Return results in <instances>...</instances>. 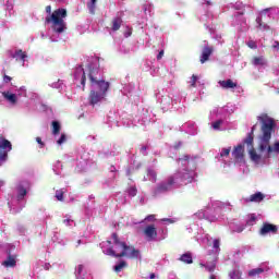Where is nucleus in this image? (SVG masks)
I'll list each match as a JSON object with an SVG mask.
<instances>
[{
  "label": "nucleus",
  "instance_id": "c03bdc74",
  "mask_svg": "<svg viewBox=\"0 0 279 279\" xmlns=\"http://www.w3.org/2000/svg\"><path fill=\"white\" fill-rule=\"evenodd\" d=\"M140 151H141V154H142L143 156H147V146H142V147L140 148Z\"/></svg>",
  "mask_w": 279,
  "mask_h": 279
},
{
  "label": "nucleus",
  "instance_id": "b1692460",
  "mask_svg": "<svg viewBox=\"0 0 279 279\" xmlns=\"http://www.w3.org/2000/svg\"><path fill=\"white\" fill-rule=\"evenodd\" d=\"M201 267H205L206 271H209V274H213V271H215V269L217 268V264L215 262L210 263V264H199Z\"/></svg>",
  "mask_w": 279,
  "mask_h": 279
},
{
  "label": "nucleus",
  "instance_id": "13d9d810",
  "mask_svg": "<svg viewBox=\"0 0 279 279\" xmlns=\"http://www.w3.org/2000/svg\"><path fill=\"white\" fill-rule=\"evenodd\" d=\"M209 279H217V276L210 275Z\"/></svg>",
  "mask_w": 279,
  "mask_h": 279
},
{
  "label": "nucleus",
  "instance_id": "4be33fe9",
  "mask_svg": "<svg viewBox=\"0 0 279 279\" xmlns=\"http://www.w3.org/2000/svg\"><path fill=\"white\" fill-rule=\"evenodd\" d=\"M125 268H128V262L121 260L118 265L113 267V270L116 271V274H121V271H123V269Z\"/></svg>",
  "mask_w": 279,
  "mask_h": 279
},
{
  "label": "nucleus",
  "instance_id": "680f3d73",
  "mask_svg": "<svg viewBox=\"0 0 279 279\" xmlns=\"http://www.w3.org/2000/svg\"><path fill=\"white\" fill-rule=\"evenodd\" d=\"M144 12H147V7H144Z\"/></svg>",
  "mask_w": 279,
  "mask_h": 279
},
{
  "label": "nucleus",
  "instance_id": "79ce46f5",
  "mask_svg": "<svg viewBox=\"0 0 279 279\" xmlns=\"http://www.w3.org/2000/svg\"><path fill=\"white\" fill-rule=\"evenodd\" d=\"M144 221H156V215H148Z\"/></svg>",
  "mask_w": 279,
  "mask_h": 279
},
{
  "label": "nucleus",
  "instance_id": "20e7f679",
  "mask_svg": "<svg viewBox=\"0 0 279 279\" xmlns=\"http://www.w3.org/2000/svg\"><path fill=\"white\" fill-rule=\"evenodd\" d=\"M111 236L113 239V245L120 247L121 252L117 253L114 252V247H110L107 250L108 256H112L113 258H124L125 256H128V250H130V245H128L125 242H121L117 233H112Z\"/></svg>",
  "mask_w": 279,
  "mask_h": 279
},
{
  "label": "nucleus",
  "instance_id": "7c9ffc66",
  "mask_svg": "<svg viewBox=\"0 0 279 279\" xmlns=\"http://www.w3.org/2000/svg\"><path fill=\"white\" fill-rule=\"evenodd\" d=\"M25 195H27V190L23 186H20L17 198L23 199V197H25Z\"/></svg>",
  "mask_w": 279,
  "mask_h": 279
},
{
  "label": "nucleus",
  "instance_id": "4468645a",
  "mask_svg": "<svg viewBox=\"0 0 279 279\" xmlns=\"http://www.w3.org/2000/svg\"><path fill=\"white\" fill-rule=\"evenodd\" d=\"M121 25H123V19L121 16H116L111 21V29L112 32H119L121 29Z\"/></svg>",
  "mask_w": 279,
  "mask_h": 279
},
{
  "label": "nucleus",
  "instance_id": "bf43d9fd",
  "mask_svg": "<svg viewBox=\"0 0 279 279\" xmlns=\"http://www.w3.org/2000/svg\"><path fill=\"white\" fill-rule=\"evenodd\" d=\"M207 5H211L210 0H205Z\"/></svg>",
  "mask_w": 279,
  "mask_h": 279
},
{
  "label": "nucleus",
  "instance_id": "72a5a7b5",
  "mask_svg": "<svg viewBox=\"0 0 279 279\" xmlns=\"http://www.w3.org/2000/svg\"><path fill=\"white\" fill-rule=\"evenodd\" d=\"M128 193L130 197H136V194L138 193V190L136 186L129 187Z\"/></svg>",
  "mask_w": 279,
  "mask_h": 279
},
{
  "label": "nucleus",
  "instance_id": "39448f33",
  "mask_svg": "<svg viewBox=\"0 0 279 279\" xmlns=\"http://www.w3.org/2000/svg\"><path fill=\"white\" fill-rule=\"evenodd\" d=\"M8 151H12V143L0 136V167L8 160Z\"/></svg>",
  "mask_w": 279,
  "mask_h": 279
},
{
  "label": "nucleus",
  "instance_id": "8fccbe9b",
  "mask_svg": "<svg viewBox=\"0 0 279 279\" xmlns=\"http://www.w3.org/2000/svg\"><path fill=\"white\" fill-rule=\"evenodd\" d=\"M271 47H272V49L279 50V41H275Z\"/></svg>",
  "mask_w": 279,
  "mask_h": 279
},
{
  "label": "nucleus",
  "instance_id": "338daca9",
  "mask_svg": "<svg viewBox=\"0 0 279 279\" xmlns=\"http://www.w3.org/2000/svg\"><path fill=\"white\" fill-rule=\"evenodd\" d=\"M128 36H132V33H129V35Z\"/></svg>",
  "mask_w": 279,
  "mask_h": 279
},
{
  "label": "nucleus",
  "instance_id": "864d4df0",
  "mask_svg": "<svg viewBox=\"0 0 279 279\" xmlns=\"http://www.w3.org/2000/svg\"><path fill=\"white\" fill-rule=\"evenodd\" d=\"M46 12H47V14H51V5L46 7Z\"/></svg>",
  "mask_w": 279,
  "mask_h": 279
},
{
  "label": "nucleus",
  "instance_id": "f257e3e1",
  "mask_svg": "<svg viewBox=\"0 0 279 279\" xmlns=\"http://www.w3.org/2000/svg\"><path fill=\"white\" fill-rule=\"evenodd\" d=\"M257 120L262 123V135L259 136L258 150L262 153L267 151L268 158L271 154H279V142H276L272 146L269 145L271 141V132H274V125H276V123L267 113L258 116Z\"/></svg>",
  "mask_w": 279,
  "mask_h": 279
},
{
  "label": "nucleus",
  "instance_id": "c756f323",
  "mask_svg": "<svg viewBox=\"0 0 279 279\" xmlns=\"http://www.w3.org/2000/svg\"><path fill=\"white\" fill-rule=\"evenodd\" d=\"M230 151H232V148H222L221 153H220V158H228V156H230Z\"/></svg>",
  "mask_w": 279,
  "mask_h": 279
},
{
  "label": "nucleus",
  "instance_id": "c85d7f7f",
  "mask_svg": "<svg viewBox=\"0 0 279 279\" xmlns=\"http://www.w3.org/2000/svg\"><path fill=\"white\" fill-rule=\"evenodd\" d=\"M147 175L151 178L153 182H156L158 178V173H156V170L154 169H147Z\"/></svg>",
  "mask_w": 279,
  "mask_h": 279
},
{
  "label": "nucleus",
  "instance_id": "4d7b16f0",
  "mask_svg": "<svg viewBox=\"0 0 279 279\" xmlns=\"http://www.w3.org/2000/svg\"><path fill=\"white\" fill-rule=\"evenodd\" d=\"M149 278H150V279L156 278V274H154V272H153V274H150Z\"/></svg>",
  "mask_w": 279,
  "mask_h": 279
},
{
  "label": "nucleus",
  "instance_id": "dca6fc26",
  "mask_svg": "<svg viewBox=\"0 0 279 279\" xmlns=\"http://www.w3.org/2000/svg\"><path fill=\"white\" fill-rule=\"evenodd\" d=\"M128 258H141V251L136 250L134 246H129Z\"/></svg>",
  "mask_w": 279,
  "mask_h": 279
},
{
  "label": "nucleus",
  "instance_id": "bb28decb",
  "mask_svg": "<svg viewBox=\"0 0 279 279\" xmlns=\"http://www.w3.org/2000/svg\"><path fill=\"white\" fill-rule=\"evenodd\" d=\"M60 130H61V126H60V122L58 121H52V134L56 136L58 134H60Z\"/></svg>",
  "mask_w": 279,
  "mask_h": 279
},
{
  "label": "nucleus",
  "instance_id": "e433bc0d",
  "mask_svg": "<svg viewBox=\"0 0 279 279\" xmlns=\"http://www.w3.org/2000/svg\"><path fill=\"white\" fill-rule=\"evenodd\" d=\"M221 123H223V121L218 120V121L214 122L211 125H213L214 130H219V128H221Z\"/></svg>",
  "mask_w": 279,
  "mask_h": 279
},
{
  "label": "nucleus",
  "instance_id": "473e14b6",
  "mask_svg": "<svg viewBox=\"0 0 279 279\" xmlns=\"http://www.w3.org/2000/svg\"><path fill=\"white\" fill-rule=\"evenodd\" d=\"M77 278H84V265H78L76 269Z\"/></svg>",
  "mask_w": 279,
  "mask_h": 279
},
{
  "label": "nucleus",
  "instance_id": "052dcab7",
  "mask_svg": "<svg viewBox=\"0 0 279 279\" xmlns=\"http://www.w3.org/2000/svg\"><path fill=\"white\" fill-rule=\"evenodd\" d=\"M93 5H95L97 3V0H90Z\"/></svg>",
  "mask_w": 279,
  "mask_h": 279
},
{
  "label": "nucleus",
  "instance_id": "9b49d317",
  "mask_svg": "<svg viewBox=\"0 0 279 279\" xmlns=\"http://www.w3.org/2000/svg\"><path fill=\"white\" fill-rule=\"evenodd\" d=\"M213 51H215V48H213V46H205L203 48L202 54L199 57L201 64H205V62H208L210 60V56H213Z\"/></svg>",
  "mask_w": 279,
  "mask_h": 279
},
{
  "label": "nucleus",
  "instance_id": "5701e85b",
  "mask_svg": "<svg viewBox=\"0 0 279 279\" xmlns=\"http://www.w3.org/2000/svg\"><path fill=\"white\" fill-rule=\"evenodd\" d=\"M259 274H265V269L263 268H254L248 271L250 278H258Z\"/></svg>",
  "mask_w": 279,
  "mask_h": 279
},
{
  "label": "nucleus",
  "instance_id": "6e6d98bb",
  "mask_svg": "<svg viewBox=\"0 0 279 279\" xmlns=\"http://www.w3.org/2000/svg\"><path fill=\"white\" fill-rule=\"evenodd\" d=\"M71 221H72L71 219H64L63 223H65V226H69L71 223Z\"/></svg>",
  "mask_w": 279,
  "mask_h": 279
},
{
  "label": "nucleus",
  "instance_id": "09e8293b",
  "mask_svg": "<svg viewBox=\"0 0 279 279\" xmlns=\"http://www.w3.org/2000/svg\"><path fill=\"white\" fill-rule=\"evenodd\" d=\"M262 29H263L264 32L269 31V25H267V24H265V23H262Z\"/></svg>",
  "mask_w": 279,
  "mask_h": 279
},
{
  "label": "nucleus",
  "instance_id": "7ed1b4c3",
  "mask_svg": "<svg viewBox=\"0 0 279 279\" xmlns=\"http://www.w3.org/2000/svg\"><path fill=\"white\" fill-rule=\"evenodd\" d=\"M97 86L99 88L98 92L95 89L89 92L88 101L90 106H97L99 101H104L108 90H110V82L100 81Z\"/></svg>",
  "mask_w": 279,
  "mask_h": 279
},
{
  "label": "nucleus",
  "instance_id": "de8ad7c7",
  "mask_svg": "<svg viewBox=\"0 0 279 279\" xmlns=\"http://www.w3.org/2000/svg\"><path fill=\"white\" fill-rule=\"evenodd\" d=\"M3 81L5 82V84H8V83L12 82V77L9 75H4Z\"/></svg>",
  "mask_w": 279,
  "mask_h": 279
},
{
  "label": "nucleus",
  "instance_id": "ea45409f",
  "mask_svg": "<svg viewBox=\"0 0 279 279\" xmlns=\"http://www.w3.org/2000/svg\"><path fill=\"white\" fill-rule=\"evenodd\" d=\"M81 84H82L83 90H84V87L86 86V72H83V75L81 78Z\"/></svg>",
  "mask_w": 279,
  "mask_h": 279
},
{
  "label": "nucleus",
  "instance_id": "3c124183",
  "mask_svg": "<svg viewBox=\"0 0 279 279\" xmlns=\"http://www.w3.org/2000/svg\"><path fill=\"white\" fill-rule=\"evenodd\" d=\"M44 268L46 269V271H49V269L51 268V264L49 263L45 264Z\"/></svg>",
  "mask_w": 279,
  "mask_h": 279
},
{
  "label": "nucleus",
  "instance_id": "2eb2a0df",
  "mask_svg": "<svg viewBox=\"0 0 279 279\" xmlns=\"http://www.w3.org/2000/svg\"><path fill=\"white\" fill-rule=\"evenodd\" d=\"M11 58H13L16 61L21 60L22 62H25V58H27V53L19 49V50H15V52L11 53Z\"/></svg>",
  "mask_w": 279,
  "mask_h": 279
},
{
  "label": "nucleus",
  "instance_id": "f03ea898",
  "mask_svg": "<svg viewBox=\"0 0 279 279\" xmlns=\"http://www.w3.org/2000/svg\"><path fill=\"white\" fill-rule=\"evenodd\" d=\"M66 16V9L59 8L46 16L45 23H51V29L54 34H63V32H66V22L64 21Z\"/></svg>",
  "mask_w": 279,
  "mask_h": 279
},
{
  "label": "nucleus",
  "instance_id": "2f4dec72",
  "mask_svg": "<svg viewBox=\"0 0 279 279\" xmlns=\"http://www.w3.org/2000/svg\"><path fill=\"white\" fill-rule=\"evenodd\" d=\"M56 197H57L58 202H64V191L57 190L56 191Z\"/></svg>",
  "mask_w": 279,
  "mask_h": 279
},
{
  "label": "nucleus",
  "instance_id": "5fc2aeb1",
  "mask_svg": "<svg viewBox=\"0 0 279 279\" xmlns=\"http://www.w3.org/2000/svg\"><path fill=\"white\" fill-rule=\"evenodd\" d=\"M254 132H256V124H254V125L252 126L250 134H254Z\"/></svg>",
  "mask_w": 279,
  "mask_h": 279
},
{
  "label": "nucleus",
  "instance_id": "393cba45",
  "mask_svg": "<svg viewBox=\"0 0 279 279\" xmlns=\"http://www.w3.org/2000/svg\"><path fill=\"white\" fill-rule=\"evenodd\" d=\"M242 272L239 269H232L229 271L230 279H241Z\"/></svg>",
  "mask_w": 279,
  "mask_h": 279
},
{
  "label": "nucleus",
  "instance_id": "49530a36",
  "mask_svg": "<svg viewBox=\"0 0 279 279\" xmlns=\"http://www.w3.org/2000/svg\"><path fill=\"white\" fill-rule=\"evenodd\" d=\"M163 56H165V50L159 51V53L157 54V60H162Z\"/></svg>",
  "mask_w": 279,
  "mask_h": 279
},
{
  "label": "nucleus",
  "instance_id": "58836bf2",
  "mask_svg": "<svg viewBox=\"0 0 279 279\" xmlns=\"http://www.w3.org/2000/svg\"><path fill=\"white\" fill-rule=\"evenodd\" d=\"M36 143H38L40 149L45 148V142H43V138L36 137Z\"/></svg>",
  "mask_w": 279,
  "mask_h": 279
},
{
  "label": "nucleus",
  "instance_id": "aec40b11",
  "mask_svg": "<svg viewBox=\"0 0 279 279\" xmlns=\"http://www.w3.org/2000/svg\"><path fill=\"white\" fill-rule=\"evenodd\" d=\"M179 260H181L182 263H185L186 265H192L193 256L191 255V253H185V254L181 255Z\"/></svg>",
  "mask_w": 279,
  "mask_h": 279
},
{
  "label": "nucleus",
  "instance_id": "a211bd4d",
  "mask_svg": "<svg viewBox=\"0 0 279 279\" xmlns=\"http://www.w3.org/2000/svg\"><path fill=\"white\" fill-rule=\"evenodd\" d=\"M4 267H16V256L9 255L7 260L2 263Z\"/></svg>",
  "mask_w": 279,
  "mask_h": 279
},
{
  "label": "nucleus",
  "instance_id": "9d476101",
  "mask_svg": "<svg viewBox=\"0 0 279 279\" xmlns=\"http://www.w3.org/2000/svg\"><path fill=\"white\" fill-rule=\"evenodd\" d=\"M97 73H99V69L88 65V78L92 86L99 85V82H106L104 80H97Z\"/></svg>",
  "mask_w": 279,
  "mask_h": 279
},
{
  "label": "nucleus",
  "instance_id": "0e129e2a",
  "mask_svg": "<svg viewBox=\"0 0 279 279\" xmlns=\"http://www.w3.org/2000/svg\"><path fill=\"white\" fill-rule=\"evenodd\" d=\"M264 12H269V9H265Z\"/></svg>",
  "mask_w": 279,
  "mask_h": 279
},
{
  "label": "nucleus",
  "instance_id": "f704fd0d",
  "mask_svg": "<svg viewBox=\"0 0 279 279\" xmlns=\"http://www.w3.org/2000/svg\"><path fill=\"white\" fill-rule=\"evenodd\" d=\"M244 143H246V145H254V136L250 133L247 135V137L245 138Z\"/></svg>",
  "mask_w": 279,
  "mask_h": 279
},
{
  "label": "nucleus",
  "instance_id": "a18cd8bd",
  "mask_svg": "<svg viewBox=\"0 0 279 279\" xmlns=\"http://www.w3.org/2000/svg\"><path fill=\"white\" fill-rule=\"evenodd\" d=\"M220 242L219 240H214V250H219Z\"/></svg>",
  "mask_w": 279,
  "mask_h": 279
},
{
  "label": "nucleus",
  "instance_id": "e2e57ef3",
  "mask_svg": "<svg viewBox=\"0 0 279 279\" xmlns=\"http://www.w3.org/2000/svg\"><path fill=\"white\" fill-rule=\"evenodd\" d=\"M163 221H170L171 222V219H163Z\"/></svg>",
  "mask_w": 279,
  "mask_h": 279
},
{
  "label": "nucleus",
  "instance_id": "a878e982",
  "mask_svg": "<svg viewBox=\"0 0 279 279\" xmlns=\"http://www.w3.org/2000/svg\"><path fill=\"white\" fill-rule=\"evenodd\" d=\"M3 97L10 101V104H16V94L3 93Z\"/></svg>",
  "mask_w": 279,
  "mask_h": 279
},
{
  "label": "nucleus",
  "instance_id": "774afa93",
  "mask_svg": "<svg viewBox=\"0 0 279 279\" xmlns=\"http://www.w3.org/2000/svg\"><path fill=\"white\" fill-rule=\"evenodd\" d=\"M109 245L112 243L111 241H108Z\"/></svg>",
  "mask_w": 279,
  "mask_h": 279
},
{
  "label": "nucleus",
  "instance_id": "1a4fd4ad",
  "mask_svg": "<svg viewBox=\"0 0 279 279\" xmlns=\"http://www.w3.org/2000/svg\"><path fill=\"white\" fill-rule=\"evenodd\" d=\"M144 235L147 241H156L158 238V230L156 229V225H148L143 230Z\"/></svg>",
  "mask_w": 279,
  "mask_h": 279
},
{
  "label": "nucleus",
  "instance_id": "c9c22d12",
  "mask_svg": "<svg viewBox=\"0 0 279 279\" xmlns=\"http://www.w3.org/2000/svg\"><path fill=\"white\" fill-rule=\"evenodd\" d=\"M246 45L250 49H258V45L254 40H248Z\"/></svg>",
  "mask_w": 279,
  "mask_h": 279
},
{
  "label": "nucleus",
  "instance_id": "37998d69",
  "mask_svg": "<svg viewBox=\"0 0 279 279\" xmlns=\"http://www.w3.org/2000/svg\"><path fill=\"white\" fill-rule=\"evenodd\" d=\"M256 23L258 25V29H263V19L262 17H256Z\"/></svg>",
  "mask_w": 279,
  "mask_h": 279
},
{
  "label": "nucleus",
  "instance_id": "ddd939ff",
  "mask_svg": "<svg viewBox=\"0 0 279 279\" xmlns=\"http://www.w3.org/2000/svg\"><path fill=\"white\" fill-rule=\"evenodd\" d=\"M232 157L234 158V160H243V158L245 157V147L241 144L235 146L232 150Z\"/></svg>",
  "mask_w": 279,
  "mask_h": 279
},
{
  "label": "nucleus",
  "instance_id": "f8f14e48",
  "mask_svg": "<svg viewBox=\"0 0 279 279\" xmlns=\"http://www.w3.org/2000/svg\"><path fill=\"white\" fill-rule=\"evenodd\" d=\"M265 199V194H263L262 192H256L255 194H252L250 197H246L244 199V202L246 204H260V202H263Z\"/></svg>",
  "mask_w": 279,
  "mask_h": 279
},
{
  "label": "nucleus",
  "instance_id": "603ef678",
  "mask_svg": "<svg viewBox=\"0 0 279 279\" xmlns=\"http://www.w3.org/2000/svg\"><path fill=\"white\" fill-rule=\"evenodd\" d=\"M113 252H116L117 254H119L121 252V247H118L117 245H114Z\"/></svg>",
  "mask_w": 279,
  "mask_h": 279
},
{
  "label": "nucleus",
  "instance_id": "69168bd1",
  "mask_svg": "<svg viewBox=\"0 0 279 279\" xmlns=\"http://www.w3.org/2000/svg\"><path fill=\"white\" fill-rule=\"evenodd\" d=\"M252 220H253V221H256V217H253Z\"/></svg>",
  "mask_w": 279,
  "mask_h": 279
},
{
  "label": "nucleus",
  "instance_id": "4c0bfd02",
  "mask_svg": "<svg viewBox=\"0 0 279 279\" xmlns=\"http://www.w3.org/2000/svg\"><path fill=\"white\" fill-rule=\"evenodd\" d=\"M66 142V135L61 134L60 138L57 141L58 145H62V143Z\"/></svg>",
  "mask_w": 279,
  "mask_h": 279
},
{
  "label": "nucleus",
  "instance_id": "a19ab883",
  "mask_svg": "<svg viewBox=\"0 0 279 279\" xmlns=\"http://www.w3.org/2000/svg\"><path fill=\"white\" fill-rule=\"evenodd\" d=\"M181 162H189L191 160V156L189 155H183L181 158H179Z\"/></svg>",
  "mask_w": 279,
  "mask_h": 279
},
{
  "label": "nucleus",
  "instance_id": "cd10ccee",
  "mask_svg": "<svg viewBox=\"0 0 279 279\" xmlns=\"http://www.w3.org/2000/svg\"><path fill=\"white\" fill-rule=\"evenodd\" d=\"M199 77L195 74L192 75L191 81H190V86L191 88H196L197 87V81Z\"/></svg>",
  "mask_w": 279,
  "mask_h": 279
},
{
  "label": "nucleus",
  "instance_id": "6ab92c4d",
  "mask_svg": "<svg viewBox=\"0 0 279 279\" xmlns=\"http://www.w3.org/2000/svg\"><path fill=\"white\" fill-rule=\"evenodd\" d=\"M250 158L251 160H253V162H260V155H258V153H256V149L251 148L248 151Z\"/></svg>",
  "mask_w": 279,
  "mask_h": 279
},
{
  "label": "nucleus",
  "instance_id": "f3484780",
  "mask_svg": "<svg viewBox=\"0 0 279 279\" xmlns=\"http://www.w3.org/2000/svg\"><path fill=\"white\" fill-rule=\"evenodd\" d=\"M218 84L221 86V88H236V83L232 82L231 78H228L227 81H219Z\"/></svg>",
  "mask_w": 279,
  "mask_h": 279
},
{
  "label": "nucleus",
  "instance_id": "423d86ee",
  "mask_svg": "<svg viewBox=\"0 0 279 279\" xmlns=\"http://www.w3.org/2000/svg\"><path fill=\"white\" fill-rule=\"evenodd\" d=\"M172 178L177 182V186H182V184H191L193 182V174L185 170L184 172H175Z\"/></svg>",
  "mask_w": 279,
  "mask_h": 279
},
{
  "label": "nucleus",
  "instance_id": "0eeeda50",
  "mask_svg": "<svg viewBox=\"0 0 279 279\" xmlns=\"http://www.w3.org/2000/svg\"><path fill=\"white\" fill-rule=\"evenodd\" d=\"M177 184L175 177L170 175L167 182L160 183L157 185L155 190V194L158 195L160 193H167V191H171V189Z\"/></svg>",
  "mask_w": 279,
  "mask_h": 279
},
{
  "label": "nucleus",
  "instance_id": "412c9836",
  "mask_svg": "<svg viewBox=\"0 0 279 279\" xmlns=\"http://www.w3.org/2000/svg\"><path fill=\"white\" fill-rule=\"evenodd\" d=\"M252 64L254 66H265V58L264 57H253Z\"/></svg>",
  "mask_w": 279,
  "mask_h": 279
},
{
  "label": "nucleus",
  "instance_id": "6e6552de",
  "mask_svg": "<svg viewBox=\"0 0 279 279\" xmlns=\"http://www.w3.org/2000/svg\"><path fill=\"white\" fill-rule=\"evenodd\" d=\"M260 236H267V234H278V226L269 222H264L259 229Z\"/></svg>",
  "mask_w": 279,
  "mask_h": 279
}]
</instances>
